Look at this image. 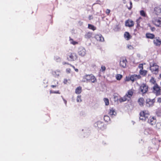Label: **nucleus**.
<instances>
[{
	"label": "nucleus",
	"instance_id": "nucleus-12",
	"mask_svg": "<svg viewBox=\"0 0 161 161\" xmlns=\"http://www.w3.org/2000/svg\"><path fill=\"white\" fill-rule=\"evenodd\" d=\"M156 122V118L153 116H150L147 120V122L152 125H155Z\"/></svg>",
	"mask_w": 161,
	"mask_h": 161
},
{
	"label": "nucleus",
	"instance_id": "nucleus-5",
	"mask_svg": "<svg viewBox=\"0 0 161 161\" xmlns=\"http://www.w3.org/2000/svg\"><path fill=\"white\" fill-rule=\"evenodd\" d=\"M153 92L156 96L161 95V87L157 84H155L153 87Z\"/></svg>",
	"mask_w": 161,
	"mask_h": 161
},
{
	"label": "nucleus",
	"instance_id": "nucleus-49",
	"mask_svg": "<svg viewBox=\"0 0 161 161\" xmlns=\"http://www.w3.org/2000/svg\"><path fill=\"white\" fill-rule=\"evenodd\" d=\"M93 18V17L92 15H89L88 17V19L89 20H91Z\"/></svg>",
	"mask_w": 161,
	"mask_h": 161
},
{
	"label": "nucleus",
	"instance_id": "nucleus-39",
	"mask_svg": "<svg viewBox=\"0 0 161 161\" xmlns=\"http://www.w3.org/2000/svg\"><path fill=\"white\" fill-rule=\"evenodd\" d=\"M130 7H128L127 5V7L128 9L130 10L132 7V3L131 1H130Z\"/></svg>",
	"mask_w": 161,
	"mask_h": 161
},
{
	"label": "nucleus",
	"instance_id": "nucleus-37",
	"mask_svg": "<svg viewBox=\"0 0 161 161\" xmlns=\"http://www.w3.org/2000/svg\"><path fill=\"white\" fill-rule=\"evenodd\" d=\"M50 93H55V94H60L59 91H53L50 90Z\"/></svg>",
	"mask_w": 161,
	"mask_h": 161
},
{
	"label": "nucleus",
	"instance_id": "nucleus-56",
	"mask_svg": "<svg viewBox=\"0 0 161 161\" xmlns=\"http://www.w3.org/2000/svg\"><path fill=\"white\" fill-rule=\"evenodd\" d=\"M67 64V63H66V62H63V64Z\"/></svg>",
	"mask_w": 161,
	"mask_h": 161
},
{
	"label": "nucleus",
	"instance_id": "nucleus-43",
	"mask_svg": "<svg viewBox=\"0 0 161 161\" xmlns=\"http://www.w3.org/2000/svg\"><path fill=\"white\" fill-rule=\"evenodd\" d=\"M140 21L138 19H137L136 20V23L137 24V26H140Z\"/></svg>",
	"mask_w": 161,
	"mask_h": 161
},
{
	"label": "nucleus",
	"instance_id": "nucleus-38",
	"mask_svg": "<svg viewBox=\"0 0 161 161\" xmlns=\"http://www.w3.org/2000/svg\"><path fill=\"white\" fill-rule=\"evenodd\" d=\"M161 127V123H157L156 124V127L157 129H159Z\"/></svg>",
	"mask_w": 161,
	"mask_h": 161
},
{
	"label": "nucleus",
	"instance_id": "nucleus-35",
	"mask_svg": "<svg viewBox=\"0 0 161 161\" xmlns=\"http://www.w3.org/2000/svg\"><path fill=\"white\" fill-rule=\"evenodd\" d=\"M104 120L106 122H108L110 120L109 117L108 115H105L104 117Z\"/></svg>",
	"mask_w": 161,
	"mask_h": 161
},
{
	"label": "nucleus",
	"instance_id": "nucleus-20",
	"mask_svg": "<svg viewBox=\"0 0 161 161\" xmlns=\"http://www.w3.org/2000/svg\"><path fill=\"white\" fill-rule=\"evenodd\" d=\"M108 114L109 115L112 117L115 116L116 115V112L113 108H110Z\"/></svg>",
	"mask_w": 161,
	"mask_h": 161
},
{
	"label": "nucleus",
	"instance_id": "nucleus-7",
	"mask_svg": "<svg viewBox=\"0 0 161 161\" xmlns=\"http://www.w3.org/2000/svg\"><path fill=\"white\" fill-rule=\"evenodd\" d=\"M133 94V92L131 90H129L126 94V95L122 98H120V101L121 102H124L127 100V97L130 98Z\"/></svg>",
	"mask_w": 161,
	"mask_h": 161
},
{
	"label": "nucleus",
	"instance_id": "nucleus-45",
	"mask_svg": "<svg viewBox=\"0 0 161 161\" xmlns=\"http://www.w3.org/2000/svg\"><path fill=\"white\" fill-rule=\"evenodd\" d=\"M101 69L102 71H104L106 69V68L104 66H102L101 67Z\"/></svg>",
	"mask_w": 161,
	"mask_h": 161
},
{
	"label": "nucleus",
	"instance_id": "nucleus-46",
	"mask_svg": "<svg viewBox=\"0 0 161 161\" xmlns=\"http://www.w3.org/2000/svg\"><path fill=\"white\" fill-rule=\"evenodd\" d=\"M71 71V69L69 68H68L66 69V72L67 73H70Z\"/></svg>",
	"mask_w": 161,
	"mask_h": 161
},
{
	"label": "nucleus",
	"instance_id": "nucleus-1",
	"mask_svg": "<svg viewBox=\"0 0 161 161\" xmlns=\"http://www.w3.org/2000/svg\"><path fill=\"white\" fill-rule=\"evenodd\" d=\"M97 81L95 77L92 74L86 75L83 77V79L82 81L83 82H91L92 83H94Z\"/></svg>",
	"mask_w": 161,
	"mask_h": 161
},
{
	"label": "nucleus",
	"instance_id": "nucleus-36",
	"mask_svg": "<svg viewBox=\"0 0 161 161\" xmlns=\"http://www.w3.org/2000/svg\"><path fill=\"white\" fill-rule=\"evenodd\" d=\"M150 81L151 83L154 84V85L155 84H157L156 83V81L154 79L153 77H152L150 80Z\"/></svg>",
	"mask_w": 161,
	"mask_h": 161
},
{
	"label": "nucleus",
	"instance_id": "nucleus-8",
	"mask_svg": "<svg viewBox=\"0 0 161 161\" xmlns=\"http://www.w3.org/2000/svg\"><path fill=\"white\" fill-rule=\"evenodd\" d=\"M148 89V86L146 84L143 83L140 86L139 90L142 93L144 94L147 92Z\"/></svg>",
	"mask_w": 161,
	"mask_h": 161
},
{
	"label": "nucleus",
	"instance_id": "nucleus-62",
	"mask_svg": "<svg viewBox=\"0 0 161 161\" xmlns=\"http://www.w3.org/2000/svg\"><path fill=\"white\" fill-rule=\"evenodd\" d=\"M160 85H161V82H160Z\"/></svg>",
	"mask_w": 161,
	"mask_h": 161
},
{
	"label": "nucleus",
	"instance_id": "nucleus-29",
	"mask_svg": "<svg viewBox=\"0 0 161 161\" xmlns=\"http://www.w3.org/2000/svg\"><path fill=\"white\" fill-rule=\"evenodd\" d=\"M122 75L120 74H117L115 75L116 79L117 80H119L122 78Z\"/></svg>",
	"mask_w": 161,
	"mask_h": 161
},
{
	"label": "nucleus",
	"instance_id": "nucleus-57",
	"mask_svg": "<svg viewBox=\"0 0 161 161\" xmlns=\"http://www.w3.org/2000/svg\"><path fill=\"white\" fill-rule=\"evenodd\" d=\"M71 66L73 67V69H75V66L73 65H71Z\"/></svg>",
	"mask_w": 161,
	"mask_h": 161
},
{
	"label": "nucleus",
	"instance_id": "nucleus-42",
	"mask_svg": "<svg viewBox=\"0 0 161 161\" xmlns=\"http://www.w3.org/2000/svg\"><path fill=\"white\" fill-rule=\"evenodd\" d=\"M110 12V10L109 9H107L106 11V13L108 15L109 14Z\"/></svg>",
	"mask_w": 161,
	"mask_h": 161
},
{
	"label": "nucleus",
	"instance_id": "nucleus-61",
	"mask_svg": "<svg viewBox=\"0 0 161 161\" xmlns=\"http://www.w3.org/2000/svg\"><path fill=\"white\" fill-rule=\"evenodd\" d=\"M58 84V82H57V84Z\"/></svg>",
	"mask_w": 161,
	"mask_h": 161
},
{
	"label": "nucleus",
	"instance_id": "nucleus-17",
	"mask_svg": "<svg viewBox=\"0 0 161 161\" xmlns=\"http://www.w3.org/2000/svg\"><path fill=\"white\" fill-rule=\"evenodd\" d=\"M95 38L97 41L100 42H103L104 39L102 36L100 34L96 35L95 36Z\"/></svg>",
	"mask_w": 161,
	"mask_h": 161
},
{
	"label": "nucleus",
	"instance_id": "nucleus-55",
	"mask_svg": "<svg viewBox=\"0 0 161 161\" xmlns=\"http://www.w3.org/2000/svg\"><path fill=\"white\" fill-rule=\"evenodd\" d=\"M142 19V18L141 17H139L138 19H139V20H140L141 19Z\"/></svg>",
	"mask_w": 161,
	"mask_h": 161
},
{
	"label": "nucleus",
	"instance_id": "nucleus-60",
	"mask_svg": "<svg viewBox=\"0 0 161 161\" xmlns=\"http://www.w3.org/2000/svg\"><path fill=\"white\" fill-rule=\"evenodd\" d=\"M135 0V1H138L139 0Z\"/></svg>",
	"mask_w": 161,
	"mask_h": 161
},
{
	"label": "nucleus",
	"instance_id": "nucleus-51",
	"mask_svg": "<svg viewBox=\"0 0 161 161\" xmlns=\"http://www.w3.org/2000/svg\"><path fill=\"white\" fill-rule=\"evenodd\" d=\"M63 100L64 102V103H65V105H66V104H67V101L65 99H64V98H63Z\"/></svg>",
	"mask_w": 161,
	"mask_h": 161
},
{
	"label": "nucleus",
	"instance_id": "nucleus-34",
	"mask_svg": "<svg viewBox=\"0 0 161 161\" xmlns=\"http://www.w3.org/2000/svg\"><path fill=\"white\" fill-rule=\"evenodd\" d=\"M81 96L80 95H79L77 96L76 101L78 103H80L82 101L81 99Z\"/></svg>",
	"mask_w": 161,
	"mask_h": 161
},
{
	"label": "nucleus",
	"instance_id": "nucleus-16",
	"mask_svg": "<svg viewBox=\"0 0 161 161\" xmlns=\"http://www.w3.org/2000/svg\"><path fill=\"white\" fill-rule=\"evenodd\" d=\"M153 42L154 44L157 46H159L161 45V39L159 37L155 38Z\"/></svg>",
	"mask_w": 161,
	"mask_h": 161
},
{
	"label": "nucleus",
	"instance_id": "nucleus-26",
	"mask_svg": "<svg viewBox=\"0 0 161 161\" xmlns=\"http://www.w3.org/2000/svg\"><path fill=\"white\" fill-rule=\"evenodd\" d=\"M140 73L143 76H145L147 73V71L145 70L140 69Z\"/></svg>",
	"mask_w": 161,
	"mask_h": 161
},
{
	"label": "nucleus",
	"instance_id": "nucleus-15",
	"mask_svg": "<svg viewBox=\"0 0 161 161\" xmlns=\"http://www.w3.org/2000/svg\"><path fill=\"white\" fill-rule=\"evenodd\" d=\"M155 99H147L146 100V105L147 107L152 106L153 105L154 103L155 102Z\"/></svg>",
	"mask_w": 161,
	"mask_h": 161
},
{
	"label": "nucleus",
	"instance_id": "nucleus-40",
	"mask_svg": "<svg viewBox=\"0 0 161 161\" xmlns=\"http://www.w3.org/2000/svg\"><path fill=\"white\" fill-rule=\"evenodd\" d=\"M125 81H127L131 80V79H130V76H126L125 79Z\"/></svg>",
	"mask_w": 161,
	"mask_h": 161
},
{
	"label": "nucleus",
	"instance_id": "nucleus-9",
	"mask_svg": "<svg viewBox=\"0 0 161 161\" xmlns=\"http://www.w3.org/2000/svg\"><path fill=\"white\" fill-rule=\"evenodd\" d=\"M61 72L62 70L58 69L55 70H52L51 73L54 77L58 78L59 77Z\"/></svg>",
	"mask_w": 161,
	"mask_h": 161
},
{
	"label": "nucleus",
	"instance_id": "nucleus-41",
	"mask_svg": "<svg viewBox=\"0 0 161 161\" xmlns=\"http://www.w3.org/2000/svg\"><path fill=\"white\" fill-rule=\"evenodd\" d=\"M127 47L128 48L130 49H131L133 48V47L130 45H127Z\"/></svg>",
	"mask_w": 161,
	"mask_h": 161
},
{
	"label": "nucleus",
	"instance_id": "nucleus-50",
	"mask_svg": "<svg viewBox=\"0 0 161 161\" xmlns=\"http://www.w3.org/2000/svg\"><path fill=\"white\" fill-rule=\"evenodd\" d=\"M57 86V85H52L51 86V87L53 88H54Z\"/></svg>",
	"mask_w": 161,
	"mask_h": 161
},
{
	"label": "nucleus",
	"instance_id": "nucleus-47",
	"mask_svg": "<svg viewBox=\"0 0 161 161\" xmlns=\"http://www.w3.org/2000/svg\"><path fill=\"white\" fill-rule=\"evenodd\" d=\"M157 102L159 103H161V98H160V97L158 98Z\"/></svg>",
	"mask_w": 161,
	"mask_h": 161
},
{
	"label": "nucleus",
	"instance_id": "nucleus-14",
	"mask_svg": "<svg viewBox=\"0 0 161 161\" xmlns=\"http://www.w3.org/2000/svg\"><path fill=\"white\" fill-rule=\"evenodd\" d=\"M155 13L157 15H159L161 14V5L157 6L154 8Z\"/></svg>",
	"mask_w": 161,
	"mask_h": 161
},
{
	"label": "nucleus",
	"instance_id": "nucleus-48",
	"mask_svg": "<svg viewBox=\"0 0 161 161\" xmlns=\"http://www.w3.org/2000/svg\"><path fill=\"white\" fill-rule=\"evenodd\" d=\"M67 82V80L66 79H64L63 81V83L64 84H66Z\"/></svg>",
	"mask_w": 161,
	"mask_h": 161
},
{
	"label": "nucleus",
	"instance_id": "nucleus-32",
	"mask_svg": "<svg viewBox=\"0 0 161 161\" xmlns=\"http://www.w3.org/2000/svg\"><path fill=\"white\" fill-rule=\"evenodd\" d=\"M103 101L105 103V105L108 106L109 104V100L108 98H104L103 99Z\"/></svg>",
	"mask_w": 161,
	"mask_h": 161
},
{
	"label": "nucleus",
	"instance_id": "nucleus-31",
	"mask_svg": "<svg viewBox=\"0 0 161 161\" xmlns=\"http://www.w3.org/2000/svg\"><path fill=\"white\" fill-rule=\"evenodd\" d=\"M69 41L70 43L73 45H75L78 44V42L76 41H74L73 40L70 38Z\"/></svg>",
	"mask_w": 161,
	"mask_h": 161
},
{
	"label": "nucleus",
	"instance_id": "nucleus-3",
	"mask_svg": "<svg viewBox=\"0 0 161 161\" xmlns=\"http://www.w3.org/2000/svg\"><path fill=\"white\" fill-rule=\"evenodd\" d=\"M159 66L155 63L150 64V70L151 72L155 74H157L158 73Z\"/></svg>",
	"mask_w": 161,
	"mask_h": 161
},
{
	"label": "nucleus",
	"instance_id": "nucleus-58",
	"mask_svg": "<svg viewBox=\"0 0 161 161\" xmlns=\"http://www.w3.org/2000/svg\"><path fill=\"white\" fill-rule=\"evenodd\" d=\"M159 76L161 78V74Z\"/></svg>",
	"mask_w": 161,
	"mask_h": 161
},
{
	"label": "nucleus",
	"instance_id": "nucleus-4",
	"mask_svg": "<svg viewBox=\"0 0 161 161\" xmlns=\"http://www.w3.org/2000/svg\"><path fill=\"white\" fill-rule=\"evenodd\" d=\"M68 60L69 61H74L77 59V54L75 53H69L67 56Z\"/></svg>",
	"mask_w": 161,
	"mask_h": 161
},
{
	"label": "nucleus",
	"instance_id": "nucleus-25",
	"mask_svg": "<svg viewBox=\"0 0 161 161\" xmlns=\"http://www.w3.org/2000/svg\"><path fill=\"white\" fill-rule=\"evenodd\" d=\"M152 132L151 129L149 128H147L145 129L144 131V134L146 135H147L149 134H151Z\"/></svg>",
	"mask_w": 161,
	"mask_h": 161
},
{
	"label": "nucleus",
	"instance_id": "nucleus-11",
	"mask_svg": "<svg viewBox=\"0 0 161 161\" xmlns=\"http://www.w3.org/2000/svg\"><path fill=\"white\" fill-rule=\"evenodd\" d=\"M78 53L80 56H84L86 53V51L83 47H80L79 49Z\"/></svg>",
	"mask_w": 161,
	"mask_h": 161
},
{
	"label": "nucleus",
	"instance_id": "nucleus-19",
	"mask_svg": "<svg viewBox=\"0 0 161 161\" xmlns=\"http://www.w3.org/2000/svg\"><path fill=\"white\" fill-rule=\"evenodd\" d=\"M140 78L141 76L140 75H133L130 76V79H131V80L133 82L137 79H140Z\"/></svg>",
	"mask_w": 161,
	"mask_h": 161
},
{
	"label": "nucleus",
	"instance_id": "nucleus-44",
	"mask_svg": "<svg viewBox=\"0 0 161 161\" xmlns=\"http://www.w3.org/2000/svg\"><path fill=\"white\" fill-rule=\"evenodd\" d=\"M139 67L141 69H143V65L142 64H140L139 65Z\"/></svg>",
	"mask_w": 161,
	"mask_h": 161
},
{
	"label": "nucleus",
	"instance_id": "nucleus-2",
	"mask_svg": "<svg viewBox=\"0 0 161 161\" xmlns=\"http://www.w3.org/2000/svg\"><path fill=\"white\" fill-rule=\"evenodd\" d=\"M140 115V119L143 121H146L149 116L148 112L146 110L141 111Z\"/></svg>",
	"mask_w": 161,
	"mask_h": 161
},
{
	"label": "nucleus",
	"instance_id": "nucleus-54",
	"mask_svg": "<svg viewBox=\"0 0 161 161\" xmlns=\"http://www.w3.org/2000/svg\"><path fill=\"white\" fill-rule=\"evenodd\" d=\"M75 70L77 72H78V69H75Z\"/></svg>",
	"mask_w": 161,
	"mask_h": 161
},
{
	"label": "nucleus",
	"instance_id": "nucleus-52",
	"mask_svg": "<svg viewBox=\"0 0 161 161\" xmlns=\"http://www.w3.org/2000/svg\"><path fill=\"white\" fill-rule=\"evenodd\" d=\"M151 29L152 31H154L155 30V28L154 27H152Z\"/></svg>",
	"mask_w": 161,
	"mask_h": 161
},
{
	"label": "nucleus",
	"instance_id": "nucleus-59",
	"mask_svg": "<svg viewBox=\"0 0 161 161\" xmlns=\"http://www.w3.org/2000/svg\"><path fill=\"white\" fill-rule=\"evenodd\" d=\"M146 2H147V0H144Z\"/></svg>",
	"mask_w": 161,
	"mask_h": 161
},
{
	"label": "nucleus",
	"instance_id": "nucleus-24",
	"mask_svg": "<svg viewBox=\"0 0 161 161\" xmlns=\"http://www.w3.org/2000/svg\"><path fill=\"white\" fill-rule=\"evenodd\" d=\"M146 36L147 38L153 39L154 38L155 35L153 34L148 33L146 34Z\"/></svg>",
	"mask_w": 161,
	"mask_h": 161
},
{
	"label": "nucleus",
	"instance_id": "nucleus-27",
	"mask_svg": "<svg viewBox=\"0 0 161 161\" xmlns=\"http://www.w3.org/2000/svg\"><path fill=\"white\" fill-rule=\"evenodd\" d=\"M140 14L142 17H147V15L146 13L143 10H142L140 11Z\"/></svg>",
	"mask_w": 161,
	"mask_h": 161
},
{
	"label": "nucleus",
	"instance_id": "nucleus-10",
	"mask_svg": "<svg viewBox=\"0 0 161 161\" xmlns=\"http://www.w3.org/2000/svg\"><path fill=\"white\" fill-rule=\"evenodd\" d=\"M94 126L101 129H103L105 128L104 123L101 121H98L95 123L94 124Z\"/></svg>",
	"mask_w": 161,
	"mask_h": 161
},
{
	"label": "nucleus",
	"instance_id": "nucleus-13",
	"mask_svg": "<svg viewBox=\"0 0 161 161\" xmlns=\"http://www.w3.org/2000/svg\"><path fill=\"white\" fill-rule=\"evenodd\" d=\"M127 61L125 58H122L120 59L119 64L120 67L125 68L126 66Z\"/></svg>",
	"mask_w": 161,
	"mask_h": 161
},
{
	"label": "nucleus",
	"instance_id": "nucleus-18",
	"mask_svg": "<svg viewBox=\"0 0 161 161\" xmlns=\"http://www.w3.org/2000/svg\"><path fill=\"white\" fill-rule=\"evenodd\" d=\"M134 25V23L133 21L130 19H128L125 22V25L126 26L131 27L133 26Z\"/></svg>",
	"mask_w": 161,
	"mask_h": 161
},
{
	"label": "nucleus",
	"instance_id": "nucleus-53",
	"mask_svg": "<svg viewBox=\"0 0 161 161\" xmlns=\"http://www.w3.org/2000/svg\"><path fill=\"white\" fill-rule=\"evenodd\" d=\"M123 3L124 4H125V3H126V0H123Z\"/></svg>",
	"mask_w": 161,
	"mask_h": 161
},
{
	"label": "nucleus",
	"instance_id": "nucleus-30",
	"mask_svg": "<svg viewBox=\"0 0 161 161\" xmlns=\"http://www.w3.org/2000/svg\"><path fill=\"white\" fill-rule=\"evenodd\" d=\"M88 28L89 29L92 30L93 31L96 30V27L93 25L89 24L88 25Z\"/></svg>",
	"mask_w": 161,
	"mask_h": 161
},
{
	"label": "nucleus",
	"instance_id": "nucleus-22",
	"mask_svg": "<svg viewBox=\"0 0 161 161\" xmlns=\"http://www.w3.org/2000/svg\"><path fill=\"white\" fill-rule=\"evenodd\" d=\"M125 38L127 40H129L131 38V36L129 33L127 32H126L124 35Z\"/></svg>",
	"mask_w": 161,
	"mask_h": 161
},
{
	"label": "nucleus",
	"instance_id": "nucleus-6",
	"mask_svg": "<svg viewBox=\"0 0 161 161\" xmlns=\"http://www.w3.org/2000/svg\"><path fill=\"white\" fill-rule=\"evenodd\" d=\"M152 22L156 26L161 27V17H157L153 18L152 20Z\"/></svg>",
	"mask_w": 161,
	"mask_h": 161
},
{
	"label": "nucleus",
	"instance_id": "nucleus-28",
	"mask_svg": "<svg viewBox=\"0 0 161 161\" xmlns=\"http://www.w3.org/2000/svg\"><path fill=\"white\" fill-rule=\"evenodd\" d=\"M92 33L88 32L85 35V37L86 39H89L92 36Z\"/></svg>",
	"mask_w": 161,
	"mask_h": 161
},
{
	"label": "nucleus",
	"instance_id": "nucleus-21",
	"mask_svg": "<svg viewBox=\"0 0 161 161\" xmlns=\"http://www.w3.org/2000/svg\"><path fill=\"white\" fill-rule=\"evenodd\" d=\"M81 92L82 88L80 86H79L77 87L75 90V93L77 94H80Z\"/></svg>",
	"mask_w": 161,
	"mask_h": 161
},
{
	"label": "nucleus",
	"instance_id": "nucleus-33",
	"mask_svg": "<svg viewBox=\"0 0 161 161\" xmlns=\"http://www.w3.org/2000/svg\"><path fill=\"white\" fill-rule=\"evenodd\" d=\"M54 59L57 62H60L61 61V58L57 56L54 57Z\"/></svg>",
	"mask_w": 161,
	"mask_h": 161
},
{
	"label": "nucleus",
	"instance_id": "nucleus-23",
	"mask_svg": "<svg viewBox=\"0 0 161 161\" xmlns=\"http://www.w3.org/2000/svg\"><path fill=\"white\" fill-rule=\"evenodd\" d=\"M144 102V99L142 97L139 98L138 101V102L141 106H143Z\"/></svg>",
	"mask_w": 161,
	"mask_h": 161
}]
</instances>
